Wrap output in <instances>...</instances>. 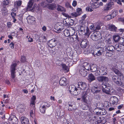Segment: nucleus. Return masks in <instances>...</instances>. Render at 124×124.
<instances>
[{
	"mask_svg": "<svg viewBox=\"0 0 124 124\" xmlns=\"http://www.w3.org/2000/svg\"><path fill=\"white\" fill-rule=\"evenodd\" d=\"M81 101L84 103L86 104H90L91 103V99H89L88 97L81 98Z\"/></svg>",
	"mask_w": 124,
	"mask_h": 124,
	"instance_id": "nucleus-10",
	"label": "nucleus"
},
{
	"mask_svg": "<svg viewBox=\"0 0 124 124\" xmlns=\"http://www.w3.org/2000/svg\"><path fill=\"white\" fill-rule=\"evenodd\" d=\"M79 29L81 31L84 32L85 31V28L84 27L82 26H80Z\"/></svg>",
	"mask_w": 124,
	"mask_h": 124,
	"instance_id": "nucleus-46",
	"label": "nucleus"
},
{
	"mask_svg": "<svg viewBox=\"0 0 124 124\" xmlns=\"http://www.w3.org/2000/svg\"><path fill=\"white\" fill-rule=\"evenodd\" d=\"M106 52V55L107 56H108V57H110L114 53L113 51H110L107 50Z\"/></svg>",
	"mask_w": 124,
	"mask_h": 124,
	"instance_id": "nucleus-36",
	"label": "nucleus"
},
{
	"mask_svg": "<svg viewBox=\"0 0 124 124\" xmlns=\"http://www.w3.org/2000/svg\"><path fill=\"white\" fill-rule=\"evenodd\" d=\"M92 39L94 41H96L98 40L97 36L95 34V33H93L91 36Z\"/></svg>",
	"mask_w": 124,
	"mask_h": 124,
	"instance_id": "nucleus-33",
	"label": "nucleus"
},
{
	"mask_svg": "<svg viewBox=\"0 0 124 124\" xmlns=\"http://www.w3.org/2000/svg\"><path fill=\"white\" fill-rule=\"evenodd\" d=\"M33 109L34 110L35 109H33V108L32 110L31 109V111H30V112L31 117H33L34 116V114H33Z\"/></svg>",
	"mask_w": 124,
	"mask_h": 124,
	"instance_id": "nucleus-58",
	"label": "nucleus"
},
{
	"mask_svg": "<svg viewBox=\"0 0 124 124\" xmlns=\"http://www.w3.org/2000/svg\"><path fill=\"white\" fill-rule=\"evenodd\" d=\"M71 31L70 30L69 31L67 30H65L64 31V33L66 36L68 37L71 35Z\"/></svg>",
	"mask_w": 124,
	"mask_h": 124,
	"instance_id": "nucleus-30",
	"label": "nucleus"
},
{
	"mask_svg": "<svg viewBox=\"0 0 124 124\" xmlns=\"http://www.w3.org/2000/svg\"><path fill=\"white\" fill-rule=\"evenodd\" d=\"M109 94H111V93H114L115 91L111 87L110 89H109Z\"/></svg>",
	"mask_w": 124,
	"mask_h": 124,
	"instance_id": "nucleus-56",
	"label": "nucleus"
},
{
	"mask_svg": "<svg viewBox=\"0 0 124 124\" xmlns=\"http://www.w3.org/2000/svg\"><path fill=\"white\" fill-rule=\"evenodd\" d=\"M117 14L116 12L115 11H114L112 13V14L111 15L112 16L113 18Z\"/></svg>",
	"mask_w": 124,
	"mask_h": 124,
	"instance_id": "nucleus-62",
	"label": "nucleus"
},
{
	"mask_svg": "<svg viewBox=\"0 0 124 124\" xmlns=\"http://www.w3.org/2000/svg\"><path fill=\"white\" fill-rule=\"evenodd\" d=\"M58 42L57 39H53L50 40L48 42V45L50 47H53L55 46Z\"/></svg>",
	"mask_w": 124,
	"mask_h": 124,
	"instance_id": "nucleus-5",
	"label": "nucleus"
},
{
	"mask_svg": "<svg viewBox=\"0 0 124 124\" xmlns=\"http://www.w3.org/2000/svg\"><path fill=\"white\" fill-rule=\"evenodd\" d=\"M81 12V9L80 8H78L77 9V13L78 14H79V15H80Z\"/></svg>",
	"mask_w": 124,
	"mask_h": 124,
	"instance_id": "nucleus-60",
	"label": "nucleus"
},
{
	"mask_svg": "<svg viewBox=\"0 0 124 124\" xmlns=\"http://www.w3.org/2000/svg\"><path fill=\"white\" fill-rule=\"evenodd\" d=\"M21 4V1H16L14 3V6L16 8H17L18 6H20Z\"/></svg>",
	"mask_w": 124,
	"mask_h": 124,
	"instance_id": "nucleus-29",
	"label": "nucleus"
},
{
	"mask_svg": "<svg viewBox=\"0 0 124 124\" xmlns=\"http://www.w3.org/2000/svg\"><path fill=\"white\" fill-rule=\"evenodd\" d=\"M69 90L70 93L73 94L74 95H77L79 94L80 90L76 88L75 86L73 85H70L69 87Z\"/></svg>",
	"mask_w": 124,
	"mask_h": 124,
	"instance_id": "nucleus-3",
	"label": "nucleus"
},
{
	"mask_svg": "<svg viewBox=\"0 0 124 124\" xmlns=\"http://www.w3.org/2000/svg\"><path fill=\"white\" fill-rule=\"evenodd\" d=\"M65 5L66 7L67 8H71L72 7L70 5L69 2H67L66 3Z\"/></svg>",
	"mask_w": 124,
	"mask_h": 124,
	"instance_id": "nucleus-57",
	"label": "nucleus"
},
{
	"mask_svg": "<svg viewBox=\"0 0 124 124\" xmlns=\"http://www.w3.org/2000/svg\"><path fill=\"white\" fill-rule=\"evenodd\" d=\"M77 4V1L75 0H74L73 1L72 3V6L74 7H75L76 6Z\"/></svg>",
	"mask_w": 124,
	"mask_h": 124,
	"instance_id": "nucleus-61",
	"label": "nucleus"
},
{
	"mask_svg": "<svg viewBox=\"0 0 124 124\" xmlns=\"http://www.w3.org/2000/svg\"><path fill=\"white\" fill-rule=\"evenodd\" d=\"M108 29L110 31L114 32L116 31L117 28L114 25L109 24L108 25Z\"/></svg>",
	"mask_w": 124,
	"mask_h": 124,
	"instance_id": "nucleus-17",
	"label": "nucleus"
},
{
	"mask_svg": "<svg viewBox=\"0 0 124 124\" xmlns=\"http://www.w3.org/2000/svg\"><path fill=\"white\" fill-rule=\"evenodd\" d=\"M55 6L53 5L50 4L49 5V8L50 9H53L55 8Z\"/></svg>",
	"mask_w": 124,
	"mask_h": 124,
	"instance_id": "nucleus-52",
	"label": "nucleus"
},
{
	"mask_svg": "<svg viewBox=\"0 0 124 124\" xmlns=\"http://www.w3.org/2000/svg\"><path fill=\"white\" fill-rule=\"evenodd\" d=\"M33 0H30L28 2L27 5V10H30V9L32 8V6L33 5Z\"/></svg>",
	"mask_w": 124,
	"mask_h": 124,
	"instance_id": "nucleus-21",
	"label": "nucleus"
},
{
	"mask_svg": "<svg viewBox=\"0 0 124 124\" xmlns=\"http://www.w3.org/2000/svg\"><path fill=\"white\" fill-rule=\"evenodd\" d=\"M27 20L28 22L31 23H33L35 20L34 17L30 16H29L27 17Z\"/></svg>",
	"mask_w": 124,
	"mask_h": 124,
	"instance_id": "nucleus-26",
	"label": "nucleus"
},
{
	"mask_svg": "<svg viewBox=\"0 0 124 124\" xmlns=\"http://www.w3.org/2000/svg\"><path fill=\"white\" fill-rule=\"evenodd\" d=\"M62 66L63 69L66 71H69V68L65 64H62Z\"/></svg>",
	"mask_w": 124,
	"mask_h": 124,
	"instance_id": "nucleus-41",
	"label": "nucleus"
},
{
	"mask_svg": "<svg viewBox=\"0 0 124 124\" xmlns=\"http://www.w3.org/2000/svg\"><path fill=\"white\" fill-rule=\"evenodd\" d=\"M46 108H45V106H42L40 107V112L43 114L45 113V111Z\"/></svg>",
	"mask_w": 124,
	"mask_h": 124,
	"instance_id": "nucleus-42",
	"label": "nucleus"
},
{
	"mask_svg": "<svg viewBox=\"0 0 124 124\" xmlns=\"http://www.w3.org/2000/svg\"><path fill=\"white\" fill-rule=\"evenodd\" d=\"M97 70V68L96 66L93 65L91 67V70H90L92 72H95Z\"/></svg>",
	"mask_w": 124,
	"mask_h": 124,
	"instance_id": "nucleus-39",
	"label": "nucleus"
},
{
	"mask_svg": "<svg viewBox=\"0 0 124 124\" xmlns=\"http://www.w3.org/2000/svg\"><path fill=\"white\" fill-rule=\"evenodd\" d=\"M43 106H45V108H46L50 107V105L49 103H45L44 105Z\"/></svg>",
	"mask_w": 124,
	"mask_h": 124,
	"instance_id": "nucleus-55",
	"label": "nucleus"
},
{
	"mask_svg": "<svg viewBox=\"0 0 124 124\" xmlns=\"http://www.w3.org/2000/svg\"><path fill=\"white\" fill-rule=\"evenodd\" d=\"M18 112L20 113H22L24 111V109H23V108H21L20 107H18Z\"/></svg>",
	"mask_w": 124,
	"mask_h": 124,
	"instance_id": "nucleus-59",
	"label": "nucleus"
},
{
	"mask_svg": "<svg viewBox=\"0 0 124 124\" xmlns=\"http://www.w3.org/2000/svg\"><path fill=\"white\" fill-rule=\"evenodd\" d=\"M79 73L82 76L84 77L87 74V72L85 68L83 67L80 69Z\"/></svg>",
	"mask_w": 124,
	"mask_h": 124,
	"instance_id": "nucleus-9",
	"label": "nucleus"
},
{
	"mask_svg": "<svg viewBox=\"0 0 124 124\" xmlns=\"http://www.w3.org/2000/svg\"><path fill=\"white\" fill-rule=\"evenodd\" d=\"M36 98L34 96H33L31 98V101L30 104V106L31 108H33L34 109H35V101L36 99Z\"/></svg>",
	"mask_w": 124,
	"mask_h": 124,
	"instance_id": "nucleus-11",
	"label": "nucleus"
},
{
	"mask_svg": "<svg viewBox=\"0 0 124 124\" xmlns=\"http://www.w3.org/2000/svg\"><path fill=\"white\" fill-rule=\"evenodd\" d=\"M111 9L106 4L102 9V12L103 13L107 12Z\"/></svg>",
	"mask_w": 124,
	"mask_h": 124,
	"instance_id": "nucleus-25",
	"label": "nucleus"
},
{
	"mask_svg": "<svg viewBox=\"0 0 124 124\" xmlns=\"http://www.w3.org/2000/svg\"><path fill=\"white\" fill-rule=\"evenodd\" d=\"M114 48L113 46H108L107 47V49H106L107 50L110 51H113L114 49Z\"/></svg>",
	"mask_w": 124,
	"mask_h": 124,
	"instance_id": "nucleus-35",
	"label": "nucleus"
},
{
	"mask_svg": "<svg viewBox=\"0 0 124 124\" xmlns=\"http://www.w3.org/2000/svg\"><path fill=\"white\" fill-rule=\"evenodd\" d=\"M47 40V38L45 36L42 35L41 37H40L37 40L40 42H46Z\"/></svg>",
	"mask_w": 124,
	"mask_h": 124,
	"instance_id": "nucleus-20",
	"label": "nucleus"
},
{
	"mask_svg": "<svg viewBox=\"0 0 124 124\" xmlns=\"http://www.w3.org/2000/svg\"><path fill=\"white\" fill-rule=\"evenodd\" d=\"M89 79L91 80V81L94 80L95 79V78L94 76L91 73L89 74L88 76Z\"/></svg>",
	"mask_w": 124,
	"mask_h": 124,
	"instance_id": "nucleus-37",
	"label": "nucleus"
},
{
	"mask_svg": "<svg viewBox=\"0 0 124 124\" xmlns=\"http://www.w3.org/2000/svg\"><path fill=\"white\" fill-rule=\"evenodd\" d=\"M110 103L113 104H116L118 102L117 98L115 96L111 97L110 98Z\"/></svg>",
	"mask_w": 124,
	"mask_h": 124,
	"instance_id": "nucleus-12",
	"label": "nucleus"
},
{
	"mask_svg": "<svg viewBox=\"0 0 124 124\" xmlns=\"http://www.w3.org/2000/svg\"><path fill=\"white\" fill-rule=\"evenodd\" d=\"M106 68L105 67H101L100 69L101 75H106L107 72L106 70Z\"/></svg>",
	"mask_w": 124,
	"mask_h": 124,
	"instance_id": "nucleus-24",
	"label": "nucleus"
},
{
	"mask_svg": "<svg viewBox=\"0 0 124 124\" xmlns=\"http://www.w3.org/2000/svg\"><path fill=\"white\" fill-rule=\"evenodd\" d=\"M106 83H105L104 84H105V85L106 86V87H107L108 88H109V89H110L111 88V85L109 84H106Z\"/></svg>",
	"mask_w": 124,
	"mask_h": 124,
	"instance_id": "nucleus-63",
	"label": "nucleus"
},
{
	"mask_svg": "<svg viewBox=\"0 0 124 124\" xmlns=\"http://www.w3.org/2000/svg\"><path fill=\"white\" fill-rule=\"evenodd\" d=\"M86 10L88 11L92 12L93 10L92 8L90 7H87L86 8Z\"/></svg>",
	"mask_w": 124,
	"mask_h": 124,
	"instance_id": "nucleus-53",
	"label": "nucleus"
},
{
	"mask_svg": "<svg viewBox=\"0 0 124 124\" xmlns=\"http://www.w3.org/2000/svg\"><path fill=\"white\" fill-rule=\"evenodd\" d=\"M95 75L98 76V75H101L100 69H98L95 73Z\"/></svg>",
	"mask_w": 124,
	"mask_h": 124,
	"instance_id": "nucleus-47",
	"label": "nucleus"
},
{
	"mask_svg": "<svg viewBox=\"0 0 124 124\" xmlns=\"http://www.w3.org/2000/svg\"><path fill=\"white\" fill-rule=\"evenodd\" d=\"M114 0H110L108 3L107 4V5L111 9L113 8L114 5Z\"/></svg>",
	"mask_w": 124,
	"mask_h": 124,
	"instance_id": "nucleus-27",
	"label": "nucleus"
},
{
	"mask_svg": "<svg viewBox=\"0 0 124 124\" xmlns=\"http://www.w3.org/2000/svg\"><path fill=\"white\" fill-rule=\"evenodd\" d=\"M20 120L22 124H28L29 121L28 119L25 117H21Z\"/></svg>",
	"mask_w": 124,
	"mask_h": 124,
	"instance_id": "nucleus-16",
	"label": "nucleus"
},
{
	"mask_svg": "<svg viewBox=\"0 0 124 124\" xmlns=\"http://www.w3.org/2000/svg\"><path fill=\"white\" fill-rule=\"evenodd\" d=\"M75 50L76 51L77 53L78 54H80L82 51V49L81 48L79 47H78L77 49H76Z\"/></svg>",
	"mask_w": 124,
	"mask_h": 124,
	"instance_id": "nucleus-48",
	"label": "nucleus"
},
{
	"mask_svg": "<svg viewBox=\"0 0 124 124\" xmlns=\"http://www.w3.org/2000/svg\"><path fill=\"white\" fill-rule=\"evenodd\" d=\"M112 81L117 84H118L119 83L118 81L119 79L118 77L116 75H113L112 76Z\"/></svg>",
	"mask_w": 124,
	"mask_h": 124,
	"instance_id": "nucleus-23",
	"label": "nucleus"
},
{
	"mask_svg": "<svg viewBox=\"0 0 124 124\" xmlns=\"http://www.w3.org/2000/svg\"><path fill=\"white\" fill-rule=\"evenodd\" d=\"M26 61V57L25 56H22L21 58V61L22 62H25Z\"/></svg>",
	"mask_w": 124,
	"mask_h": 124,
	"instance_id": "nucleus-54",
	"label": "nucleus"
},
{
	"mask_svg": "<svg viewBox=\"0 0 124 124\" xmlns=\"http://www.w3.org/2000/svg\"><path fill=\"white\" fill-rule=\"evenodd\" d=\"M1 11L3 15H8V10L6 8L4 7L2 9Z\"/></svg>",
	"mask_w": 124,
	"mask_h": 124,
	"instance_id": "nucleus-34",
	"label": "nucleus"
},
{
	"mask_svg": "<svg viewBox=\"0 0 124 124\" xmlns=\"http://www.w3.org/2000/svg\"><path fill=\"white\" fill-rule=\"evenodd\" d=\"M113 38L115 42H117L119 40L120 37L118 35H115L113 36Z\"/></svg>",
	"mask_w": 124,
	"mask_h": 124,
	"instance_id": "nucleus-38",
	"label": "nucleus"
},
{
	"mask_svg": "<svg viewBox=\"0 0 124 124\" xmlns=\"http://www.w3.org/2000/svg\"><path fill=\"white\" fill-rule=\"evenodd\" d=\"M10 121H12L13 124H17L18 123L17 119L16 116L14 115H11L9 118Z\"/></svg>",
	"mask_w": 124,
	"mask_h": 124,
	"instance_id": "nucleus-6",
	"label": "nucleus"
},
{
	"mask_svg": "<svg viewBox=\"0 0 124 124\" xmlns=\"http://www.w3.org/2000/svg\"><path fill=\"white\" fill-rule=\"evenodd\" d=\"M78 88L82 90H85L87 87V85L86 84L83 82H78Z\"/></svg>",
	"mask_w": 124,
	"mask_h": 124,
	"instance_id": "nucleus-8",
	"label": "nucleus"
},
{
	"mask_svg": "<svg viewBox=\"0 0 124 124\" xmlns=\"http://www.w3.org/2000/svg\"><path fill=\"white\" fill-rule=\"evenodd\" d=\"M17 65V64L15 63H13L11 66L10 68L11 75L12 77L13 78L15 77L16 67Z\"/></svg>",
	"mask_w": 124,
	"mask_h": 124,
	"instance_id": "nucleus-4",
	"label": "nucleus"
},
{
	"mask_svg": "<svg viewBox=\"0 0 124 124\" xmlns=\"http://www.w3.org/2000/svg\"><path fill=\"white\" fill-rule=\"evenodd\" d=\"M119 76L120 77V78L119 79V83L117 85H121L123 87H124V76L122 74V75Z\"/></svg>",
	"mask_w": 124,
	"mask_h": 124,
	"instance_id": "nucleus-7",
	"label": "nucleus"
},
{
	"mask_svg": "<svg viewBox=\"0 0 124 124\" xmlns=\"http://www.w3.org/2000/svg\"><path fill=\"white\" fill-rule=\"evenodd\" d=\"M70 37L71 41V42H75L77 41L78 39V36L77 35L71 34Z\"/></svg>",
	"mask_w": 124,
	"mask_h": 124,
	"instance_id": "nucleus-18",
	"label": "nucleus"
},
{
	"mask_svg": "<svg viewBox=\"0 0 124 124\" xmlns=\"http://www.w3.org/2000/svg\"><path fill=\"white\" fill-rule=\"evenodd\" d=\"M97 79L99 82H102L101 86L103 92L106 94H109L110 89L109 88L106 87V86L104 84L108 82L109 79L108 77L105 76H100L97 77Z\"/></svg>",
	"mask_w": 124,
	"mask_h": 124,
	"instance_id": "nucleus-1",
	"label": "nucleus"
},
{
	"mask_svg": "<svg viewBox=\"0 0 124 124\" xmlns=\"http://www.w3.org/2000/svg\"><path fill=\"white\" fill-rule=\"evenodd\" d=\"M89 91V89L87 90V91H84L83 92L81 97V98L88 97V96L87 95V94H88L87 91Z\"/></svg>",
	"mask_w": 124,
	"mask_h": 124,
	"instance_id": "nucleus-32",
	"label": "nucleus"
},
{
	"mask_svg": "<svg viewBox=\"0 0 124 124\" xmlns=\"http://www.w3.org/2000/svg\"><path fill=\"white\" fill-rule=\"evenodd\" d=\"M67 79L65 78H62L59 81V84L61 86H65L67 84Z\"/></svg>",
	"mask_w": 124,
	"mask_h": 124,
	"instance_id": "nucleus-13",
	"label": "nucleus"
},
{
	"mask_svg": "<svg viewBox=\"0 0 124 124\" xmlns=\"http://www.w3.org/2000/svg\"><path fill=\"white\" fill-rule=\"evenodd\" d=\"M100 111H99L96 112V114L98 115H104L106 113L105 112H104V113H103L102 111H105V110H100Z\"/></svg>",
	"mask_w": 124,
	"mask_h": 124,
	"instance_id": "nucleus-43",
	"label": "nucleus"
},
{
	"mask_svg": "<svg viewBox=\"0 0 124 124\" xmlns=\"http://www.w3.org/2000/svg\"><path fill=\"white\" fill-rule=\"evenodd\" d=\"M91 90L93 93H97L100 92V90H99L98 88L96 87L93 86L91 87Z\"/></svg>",
	"mask_w": 124,
	"mask_h": 124,
	"instance_id": "nucleus-19",
	"label": "nucleus"
},
{
	"mask_svg": "<svg viewBox=\"0 0 124 124\" xmlns=\"http://www.w3.org/2000/svg\"><path fill=\"white\" fill-rule=\"evenodd\" d=\"M71 15L73 17H77L79 16V14H78L77 12H74L71 13Z\"/></svg>",
	"mask_w": 124,
	"mask_h": 124,
	"instance_id": "nucleus-50",
	"label": "nucleus"
},
{
	"mask_svg": "<svg viewBox=\"0 0 124 124\" xmlns=\"http://www.w3.org/2000/svg\"><path fill=\"white\" fill-rule=\"evenodd\" d=\"M68 19H66L64 20V23L65 25L67 26L69 25L70 23Z\"/></svg>",
	"mask_w": 124,
	"mask_h": 124,
	"instance_id": "nucleus-45",
	"label": "nucleus"
},
{
	"mask_svg": "<svg viewBox=\"0 0 124 124\" xmlns=\"http://www.w3.org/2000/svg\"><path fill=\"white\" fill-rule=\"evenodd\" d=\"M57 10L58 11H65L64 8L59 5H57Z\"/></svg>",
	"mask_w": 124,
	"mask_h": 124,
	"instance_id": "nucleus-31",
	"label": "nucleus"
},
{
	"mask_svg": "<svg viewBox=\"0 0 124 124\" xmlns=\"http://www.w3.org/2000/svg\"><path fill=\"white\" fill-rule=\"evenodd\" d=\"M19 107H20L21 108H23V109H25V108L26 107L23 104H21L19 105Z\"/></svg>",
	"mask_w": 124,
	"mask_h": 124,
	"instance_id": "nucleus-64",
	"label": "nucleus"
},
{
	"mask_svg": "<svg viewBox=\"0 0 124 124\" xmlns=\"http://www.w3.org/2000/svg\"><path fill=\"white\" fill-rule=\"evenodd\" d=\"M120 62L118 61H116L114 65H113H113H114V66H115L116 68H118L119 67V65H120Z\"/></svg>",
	"mask_w": 124,
	"mask_h": 124,
	"instance_id": "nucleus-40",
	"label": "nucleus"
},
{
	"mask_svg": "<svg viewBox=\"0 0 124 124\" xmlns=\"http://www.w3.org/2000/svg\"><path fill=\"white\" fill-rule=\"evenodd\" d=\"M9 3V1L8 0H4L3 1V4L5 5H8Z\"/></svg>",
	"mask_w": 124,
	"mask_h": 124,
	"instance_id": "nucleus-49",
	"label": "nucleus"
},
{
	"mask_svg": "<svg viewBox=\"0 0 124 124\" xmlns=\"http://www.w3.org/2000/svg\"><path fill=\"white\" fill-rule=\"evenodd\" d=\"M92 3L91 2L92 4L91 6L92 7L94 8H99V5L97 1H92Z\"/></svg>",
	"mask_w": 124,
	"mask_h": 124,
	"instance_id": "nucleus-22",
	"label": "nucleus"
},
{
	"mask_svg": "<svg viewBox=\"0 0 124 124\" xmlns=\"http://www.w3.org/2000/svg\"><path fill=\"white\" fill-rule=\"evenodd\" d=\"M62 24L61 23H57L56 24V26L55 27V29L59 31H61L64 29V27L62 25Z\"/></svg>",
	"mask_w": 124,
	"mask_h": 124,
	"instance_id": "nucleus-14",
	"label": "nucleus"
},
{
	"mask_svg": "<svg viewBox=\"0 0 124 124\" xmlns=\"http://www.w3.org/2000/svg\"><path fill=\"white\" fill-rule=\"evenodd\" d=\"M38 6L37 4H35L33 6V7L32 8L30 9V10L31 11H34L36 10L37 9Z\"/></svg>",
	"mask_w": 124,
	"mask_h": 124,
	"instance_id": "nucleus-51",
	"label": "nucleus"
},
{
	"mask_svg": "<svg viewBox=\"0 0 124 124\" xmlns=\"http://www.w3.org/2000/svg\"><path fill=\"white\" fill-rule=\"evenodd\" d=\"M88 42L86 39L83 40L81 42L80 46L83 48H85L87 46Z\"/></svg>",
	"mask_w": 124,
	"mask_h": 124,
	"instance_id": "nucleus-15",
	"label": "nucleus"
},
{
	"mask_svg": "<svg viewBox=\"0 0 124 124\" xmlns=\"http://www.w3.org/2000/svg\"><path fill=\"white\" fill-rule=\"evenodd\" d=\"M112 71L114 72L116 74L118 75V76H121L122 74L120 71H119L117 69L113 68L112 69Z\"/></svg>",
	"mask_w": 124,
	"mask_h": 124,
	"instance_id": "nucleus-28",
	"label": "nucleus"
},
{
	"mask_svg": "<svg viewBox=\"0 0 124 124\" xmlns=\"http://www.w3.org/2000/svg\"><path fill=\"white\" fill-rule=\"evenodd\" d=\"M106 48L99 47L96 48L93 50V53L92 54L94 56L95 55L99 56L101 55L104 52Z\"/></svg>",
	"mask_w": 124,
	"mask_h": 124,
	"instance_id": "nucleus-2",
	"label": "nucleus"
},
{
	"mask_svg": "<svg viewBox=\"0 0 124 124\" xmlns=\"http://www.w3.org/2000/svg\"><path fill=\"white\" fill-rule=\"evenodd\" d=\"M112 18V16L111 15H108L105 16L104 17L105 20L108 21L111 19Z\"/></svg>",
	"mask_w": 124,
	"mask_h": 124,
	"instance_id": "nucleus-44",
	"label": "nucleus"
}]
</instances>
